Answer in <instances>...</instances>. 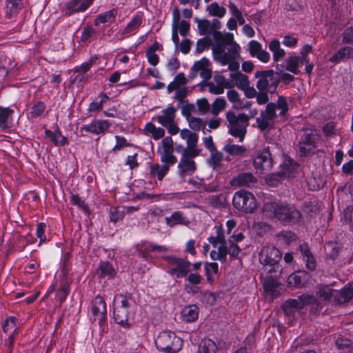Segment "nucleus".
I'll use <instances>...</instances> for the list:
<instances>
[{
    "instance_id": "25",
    "label": "nucleus",
    "mask_w": 353,
    "mask_h": 353,
    "mask_svg": "<svg viewBox=\"0 0 353 353\" xmlns=\"http://www.w3.org/2000/svg\"><path fill=\"white\" fill-rule=\"evenodd\" d=\"M178 168L181 175L192 174L196 169V163L193 160L186 159L185 157H181Z\"/></svg>"
},
{
    "instance_id": "28",
    "label": "nucleus",
    "mask_w": 353,
    "mask_h": 353,
    "mask_svg": "<svg viewBox=\"0 0 353 353\" xmlns=\"http://www.w3.org/2000/svg\"><path fill=\"white\" fill-rule=\"evenodd\" d=\"M12 114L9 108L0 107V128L4 130L10 128Z\"/></svg>"
},
{
    "instance_id": "36",
    "label": "nucleus",
    "mask_w": 353,
    "mask_h": 353,
    "mask_svg": "<svg viewBox=\"0 0 353 353\" xmlns=\"http://www.w3.org/2000/svg\"><path fill=\"white\" fill-rule=\"evenodd\" d=\"M269 49L273 54V59L278 61L285 54L283 49L281 48L280 42L278 39H273L269 44Z\"/></svg>"
},
{
    "instance_id": "60",
    "label": "nucleus",
    "mask_w": 353,
    "mask_h": 353,
    "mask_svg": "<svg viewBox=\"0 0 353 353\" xmlns=\"http://www.w3.org/2000/svg\"><path fill=\"white\" fill-rule=\"evenodd\" d=\"M342 43L353 45V27L345 28L342 34Z\"/></svg>"
},
{
    "instance_id": "44",
    "label": "nucleus",
    "mask_w": 353,
    "mask_h": 353,
    "mask_svg": "<svg viewBox=\"0 0 353 353\" xmlns=\"http://www.w3.org/2000/svg\"><path fill=\"white\" fill-rule=\"evenodd\" d=\"M99 98H100V101H92L88 108L89 112H98L101 110L103 108V105L106 101L109 99V97L104 93L101 92L99 95Z\"/></svg>"
},
{
    "instance_id": "37",
    "label": "nucleus",
    "mask_w": 353,
    "mask_h": 353,
    "mask_svg": "<svg viewBox=\"0 0 353 353\" xmlns=\"http://www.w3.org/2000/svg\"><path fill=\"white\" fill-rule=\"evenodd\" d=\"M6 15L10 18L16 14L19 10L23 8L21 0H6Z\"/></svg>"
},
{
    "instance_id": "43",
    "label": "nucleus",
    "mask_w": 353,
    "mask_h": 353,
    "mask_svg": "<svg viewBox=\"0 0 353 353\" xmlns=\"http://www.w3.org/2000/svg\"><path fill=\"white\" fill-rule=\"evenodd\" d=\"M209 65V60L207 58H202L201 60L196 61L192 68V72L190 75V78L193 79L194 78L198 72H201L203 70L208 68Z\"/></svg>"
},
{
    "instance_id": "34",
    "label": "nucleus",
    "mask_w": 353,
    "mask_h": 353,
    "mask_svg": "<svg viewBox=\"0 0 353 353\" xmlns=\"http://www.w3.org/2000/svg\"><path fill=\"white\" fill-rule=\"evenodd\" d=\"M181 139L186 140L187 147L196 146L199 137L197 134L188 129H183L180 131Z\"/></svg>"
},
{
    "instance_id": "53",
    "label": "nucleus",
    "mask_w": 353,
    "mask_h": 353,
    "mask_svg": "<svg viewBox=\"0 0 353 353\" xmlns=\"http://www.w3.org/2000/svg\"><path fill=\"white\" fill-rule=\"evenodd\" d=\"M161 155V161L164 165H168L169 167L174 165L177 159L173 155V152H158Z\"/></svg>"
},
{
    "instance_id": "2",
    "label": "nucleus",
    "mask_w": 353,
    "mask_h": 353,
    "mask_svg": "<svg viewBox=\"0 0 353 353\" xmlns=\"http://www.w3.org/2000/svg\"><path fill=\"white\" fill-rule=\"evenodd\" d=\"M265 216L276 219L283 225H294L302 221V214L297 208L291 203L266 201L263 205Z\"/></svg>"
},
{
    "instance_id": "61",
    "label": "nucleus",
    "mask_w": 353,
    "mask_h": 353,
    "mask_svg": "<svg viewBox=\"0 0 353 353\" xmlns=\"http://www.w3.org/2000/svg\"><path fill=\"white\" fill-rule=\"evenodd\" d=\"M209 46L210 41L208 37H203L201 39H199L196 41V52L198 54H201L205 50V48H209Z\"/></svg>"
},
{
    "instance_id": "21",
    "label": "nucleus",
    "mask_w": 353,
    "mask_h": 353,
    "mask_svg": "<svg viewBox=\"0 0 353 353\" xmlns=\"http://www.w3.org/2000/svg\"><path fill=\"white\" fill-rule=\"evenodd\" d=\"M334 292V302L337 304L347 303L353 297V287L351 285H345L340 291Z\"/></svg>"
},
{
    "instance_id": "7",
    "label": "nucleus",
    "mask_w": 353,
    "mask_h": 353,
    "mask_svg": "<svg viewBox=\"0 0 353 353\" xmlns=\"http://www.w3.org/2000/svg\"><path fill=\"white\" fill-rule=\"evenodd\" d=\"M232 204L237 210L248 214L254 212L258 205L254 195L244 190L234 193L232 198Z\"/></svg>"
},
{
    "instance_id": "59",
    "label": "nucleus",
    "mask_w": 353,
    "mask_h": 353,
    "mask_svg": "<svg viewBox=\"0 0 353 353\" xmlns=\"http://www.w3.org/2000/svg\"><path fill=\"white\" fill-rule=\"evenodd\" d=\"M96 59H97V57H91L88 61L83 63L79 66H77L75 68V72H80L85 74L91 68V67L95 62Z\"/></svg>"
},
{
    "instance_id": "9",
    "label": "nucleus",
    "mask_w": 353,
    "mask_h": 353,
    "mask_svg": "<svg viewBox=\"0 0 353 353\" xmlns=\"http://www.w3.org/2000/svg\"><path fill=\"white\" fill-rule=\"evenodd\" d=\"M320 134L316 130H305L301 135L297 147L301 156H306L312 152L317 146Z\"/></svg>"
},
{
    "instance_id": "47",
    "label": "nucleus",
    "mask_w": 353,
    "mask_h": 353,
    "mask_svg": "<svg viewBox=\"0 0 353 353\" xmlns=\"http://www.w3.org/2000/svg\"><path fill=\"white\" fill-rule=\"evenodd\" d=\"M305 296L310 298L308 299L309 300L305 303V306L308 305H311V312L314 314H319L323 308L321 303L312 295L305 294Z\"/></svg>"
},
{
    "instance_id": "45",
    "label": "nucleus",
    "mask_w": 353,
    "mask_h": 353,
    "mask_svg": "<svg viewBox=\"0 0 353 353\" xmlns=\"http://www.w3.org/2000/svg\"><path fill=\"white\" fill-rule=\"evenodd\" d=\"M299 57H290L286 60L285 69L289 72L297 74L299 73Z\"/></svg>"
},
{
    "instance_id": "64",
    "label": "nucleus",
    "mask_w": 353,
    "mask_h": 353,
    "mask_svg": "<svg viewBox=\"0 0 353 353\" xmlns=\"http://www.w3.org/2000/svg\"><path fill=\"white\" fill-rule=\"evenodd\" d=\"M198 110L201 114H204L208 112L210 110V104L205 98L198 99L196 101Z\"/></svg>"
},
{
    "instance_id": "50",
    "label": "nucleus",
    "mask_w": 353,
    "mask_h": 353,
    "mask_svg": "<svg viewBox=\"0 0 353 353\" xmlns=\"http://www.w3.org/2000/svg\"><path fill=\"white\" fill-rule=\"evenodd\" d=\"M174 152L173 141L172 137H166L161 141V146L159 147L157 152Z\"/></svg>"
},
{
    "instance_id": "38",
    "label": "nucleus",
    "mask_w": 353,
    "mask_h": 353,
    "mask_svg": "<svg viewBox=\"0 0 353 353\" xmlns=\"http://www.w3.org/2000/svg\"><path fill=\"white\" fill-rule=\"evenodd\" d=\"M209 15L221 18L226 13V9L219 5L216 2H213L207 8Z\"/></svg>"
},
{
    "instance_id": "49",
    "label": "nucleus",
    "mask_w": 353,
    "mask_h": 353,
    "mask_svg": "<svg viewBox=\"0 0 353 353\" xmlns=\"http://www.w3.org/2000/svg\"><path fill=\"white\" fill-rule=\"evenodd\" d=\"M335 344L339 350H344L345 353H350L352 351V343L347 338H338Z\"/></svg>"
},
{
    "instance_id": "63",
    "label": "nucleus",
    "mask_w": 353,
    "mask_h": 353,
    "mask_svg": "<svg viewBox=\"0 0 353 353\" xmlns=\"http://www.w3.org/2000/svg\"><path fill=\"white\" fill-rule=\"evenodd\" d=\"M276 108L280 109V115H285L288 110V104L286 99L283 96H279L276 101Z\"/></svg>"
},
{
    "instance_id": "31",
    "label": "nucleus",
    "mask_w": 353,
    "mask_h": 353,
    "mask_svg": "<svg viewBox=\"0 0 353 353\" xmlns=\"http://www.w3.org/2000/svg\"><path fill=\"white\" fill-rule=\"evenodd\" d=\"M217 345L210 339H203L201 340L197 353H217Z\"/></svg>"
},
{
    "instance_id": "32",
    "label": "nucleus",
    "mask_w": 353,
    "mask_h": 353,
    "mask_svg": "<svg viewBox=\"0 0 353 353\" xmlns=\"http://www.w3.org/2000/svg\"><path fill=\"white\" fill-rule=\"evenodd\" d=\"M97 272L101 278H112L116 274L112 265L108 261H101L97 268Z\"/></svg>"
},
{
    "instance_id": "41",
    "label": "nucleus",
    "mask_w": 353,
    "mask_h": 353,
    "mask_svg": "<svg viewBox=\"0 0 353 353\" xmlns=\"http://www.w3.org/2000/svg\"><path fill=\"white\" fill-rule=\"evenodd\" d=\"M221 22L218 20V19H213L212 23H210V32L211 33L213 39H214V43L213 46H216L217 43H219L218 40L216 39V33H219L221 34L223 37H224L226 35H233L232 33H230V32H227V33H222L221 32L219 31V30L221 28Z\"/></svg>"
},
{
    "instance_id": "54",
    "label": "nucleus",
    "mask_w": 353,
    "mask_h": 353,
    "mask_svg": "<svg viewBox=\"0 0 353 353\" xmlns=\"http://www.w3.org/2000/svg\"><path fill=\"white\" fill-rule=\"evenodd\" d=\"M223 157V154L216 150L213 152H211V155L208 159V162L210 165L214 168L219 165V163L222 161Z\"/></svg>"
},
{
    "instance_id": "3",
    "label": "nucleus",
    "mask_w": 353,
    "mask_h": 353,
    "mask_svg": "<svg viewBox=\"0 0 353 353\" xmlns=\"http://www.w3.org/2000/svg\"><path fill=\"white\" fill-rule=\"evenodd\" d=\"M116 301L118 305L114 306L113 310L115 322L124 327H130V319H133L137 308L132 294L129 292L116 294L114 303Z\"/></svg>"
},
{
    "instance_id": "13",
    "label": "nucleus",
    "mask_w": 353,
    "mask_h": 353,
    "mask_svg": "<svg viewBox=\"0 0 353 353\" xmlns=\"http://www.w3.org/2000/svg\"><path fill=\"white\" fill-rule=\"evenodd\" d=\"M309 297L305 294L299 296L296 299H290L285 301L281 305V308L286 315H294L298 310L305 306V303Z\"/></svg>"
},
{
    "instance_id": "11",
    "label": "nucleus",
    "mask_w": 353,
    "mask_h": 353,
    "mask_svg": "<svg viewBox=\"0 0 353 353\" xmlns=\"http://www.w3.org/2000/svg\"><path fill=\"white\" fill-rule=\"evenodd\" d=\"M288 162L290 166L285 163L281 171L266 176L265 182L268 185L277 186L283 179L290 177L291 173L297 166V163L292 159H289Z\"/></svg>"
},
{
    "instance_id": "10",
    "label": "nucleus",
    "mask_w": 353,
    "mask_h": 353,
    "mask_svg": "<svg viewBox=\"0 0 353 353\" xmlns=\"http://www.w3.org/2000/svg\"><path fill=\"white\" fill-rule=\"evenodd\" d=\"M281 252L272 245L265 246L259 253V261L263 265L276 266L281 259Z\"/></svg>"
},
{
    "instance_id": "27",
    "label": "nucleus",
    "mask_w": 353,
    "mask_h": 353,
    "mask_svg": "<svg viewBox=\"0 0 353 353\" xmlns=\"http://www.w3.org/2000/svg\"><path fill=\"white\" fill-rule=\"evenodd\" d=\"M165 221L170 227H173L176 225H188V221L181 211L174 212L170 216L165 217Z\"/></svg>"
},
{
    "instance_id": "18",
    "label": "nucleus",
    "mask_w": 353,
    "mask_h": 353,
    "mask_svg": "<svg viewBox=\"0 0 353 353\" xmlns=\"http://www.w3.org/2000/svg\"><path fill=\"white\" fill-rule=\"evenodd\" d=\"M353 59V48L350 46H344L341 48L336 53H334L329 59L332 63H339L345 61L348 59Z\"/></svg>"
},
{
    "instance_id": "19",
    "label": "nucleus",
    "mask_w": 353,
    "mask_h": 353,
    "mask_svg": "<svg viewBox=\"0 0 353 353\" xmlns=\"http://www.w3.org/2000/svg\"><path fill=\"white\" fill-rule=\"evenodd\" d=\"M310 275L306 271H298L288 276V283L294 287L301 288L306 283Z\"/></svg>"
},
{
    "instance_id": "4",
    "label": "nucleus",
    "mask_w": 353,
    "mask_h": 353,
    "mask_svg": "<svg viewBox=\"0 0 353 353\" xmlns=\"http://www.w3.org/2000/svg\"><path fill=\"white\" fill-rule=\"evenodd\" d=\"M226 119L228 122L229 133L233 137L239 138L240 142H243L249 124V116L245 113L236 115L234 112L230 110L226 113Z\"/></svg>"
},
{
    "instance_id": "39",
    "label": "nucleus",
    "mask_w": 353,
    "mask_h": 353,
    "mask_svg": "<svg viewBox=\"0 0 353 353\" xmlns=\"http://www.w3.org/2000/svg\"><path fill=\"white\" fill-rule=\"evenodd\" d=\"M208 241H209L210 243H211L212 245L214 248H216L217 245L219 243H227L223 230L220 227L216 228V236L209 237Z\"/></svg>"
},
{
    "instance_id": "15",
    "label": "nucleus",
    "mask_w": 353,
    "mask_h": 353,
    "mask_svg": "<svg viewBox=\"0 0 353 353\" xmlns=\"http://www.w3.org/2000/svg\"><path fill=\"white\" fill-rule=\"evenodd\" d=\"M92 312L95 320L101 327L105 325L106 316V305L104 299L101 296H96L92 302Z\"/></svg>"
},
{
    "instance_id": "51",
    "label": "nucleus",
    "mask_w": 353,
    "mask_h": 353,
    "mask_svg": "<svg viewBox=\"0 0 353 353\" xmlns=\"http://www.w3.org/2000/svg\"><path fill=\"white\" fill-rule=\"evenodd\" d=\"M201 150L197 148L196 146L186 147L183 149L181 157H185L186 159L192 160V159L199 155Z\"/></svg>"
},
{
    "instance_id": "57",
    "label": "nucleus",
    "mask_w": 353,
    "mask_h": 353,
    "mask_svg": "<svg viewBox=\"0 0 353 353\" xmlns=\"http://www.w3.org/2000/svg\"><path fill=\"white\" fill-rule=\"evenodd\" d=\"M261 50L262 46L259 41L252 40L249 42L248 50L251 56L256 57V55L260 52Z\"/></svg>"
},
{
    "instance_id": "40",
    "label": "nucleus",
    "mask_w": 353,
    "mask_h": 353,
    "mask_svg": "<svg viewBox=\"0 0 353 353\" xmlns=\"http://www.w3.org/2000/svg\"><path fill=\"white\" fill-rule=\"evenodd\" d=\"M145 130L152 134L155 139L163 138L165 135V130L162 128H157L152 123L149 122L145 125Z\"/></svg>"
},
{
    "instance_id": "14",
    "label": "nucleus",
    "mask_w": 353,
    "mask_h": 353,
    "mask_svg": "<svg viewBox=\"0 0 353 353\" xmlns=\"http://www.w3.org/2000/svg\"><path fill=\"white\" fill-rule=\"evenodd\" d=\"M273 165L272 154L268 148H264L259 152L254 159V166L256 170L261 172L269 171Z\"/></svg>"
},
{
    "instance_id": "52",
    "label": "nucleus",
    "mask_w": 353,
    "mask_h": 353,
    "mask_svg": "<svg viewBox=\"0 0 353 353\" xmlns=\"http://www.w3.org/2000/svg\"><path fill=\"white\" fill-rule=\"evenodd\" d=\"M70 202L72 205H77L84 211L85 213L89 212V208L87 204L85 203L84 201L78 195L72 194L71 195Z\"/></svg>"
},
{
    "instance_id": "26",
    "label": "nucleus",
    "mask_w": 353,
    "mask_h": 353,
    "mask_svg": "<svg viewBox=\"0 0 353 353\" xmlns=\"http://www.w3.org/2000/svg\"><path fill=\"white\" fill-rule=\"evenodd\" d=\"M45 135L46 137L49 138L50 141L56 146H63L68 144L67 137L63 136L59 130L54 132L50 130H46Z\"/></svg>"
},
{
    "instance_id": "48",
    "label": "nucleus",
    "mask_w": 353,
    "mask_h": 353,
    "mask_svg": "<svg viewBox=\"0 0 353 353\" xmlns=\"http://www.w3.org/2000/svg\"><path fill=\"white\" fill-rule=\"evenodd\" d=\"M205 274L207 276V281L210 283H212L213 281L212 274H217L219 272V265L216 262L208 263L206 262L205 263Z\"/></svg>"
},
{
    "instance_id": "58",
    "label": "nucleus",
    "mask_w": 353,
    "mask_h": 353,
    "mask_svg": "<svg viewBox=\"0 0 353 353\" xmlns=\"http://www.w3.org/2000/svg\"><path fill=\"white\" fill-rule=\"evenodd\" d=\"M46 105L43 102L39 101L32 108L31 115L32 117H38L41 116L46 110Z\"/></svg>"
},
{
    "instance_id": "55",
    "label": "nucleus",
    "mask_w": 353,
    "mask_h": 353,
    "mask_svg": "<svg viewBox=\"0 0 353 353\" xmlns=\"http://www.w3.org/2000/svg\"><path fill=\"white\" fill-rule=\"evenodd\" d=\"M228 242L229 247H228V254L230 255V260L232 261L234 259H238L241 249L238 245H236V243H232L231 241H228Z\"/></svg>"
},
{
    "instance_id": "29",
    "label": "nucleus",
    "mask_w": 353,
    "mask_h": 353,
    "mask_svg": "<svg viewBox=\"0 0 353 353\" xmlns=\"http://www.w3.org/2000/svg\"><path fill=\"white\" fill-rule=\"evenodd\" d=\"M117 9H112L110 10H108L107 12H105L103 13L99 14L96 17V19H94V24L95 26H99L101 23H105L108 22H114L116 18V16L117 15Z\"/></svg>"
},
{
    "instance_id": "46",
    "label": "nucleus",
    "mask_w": 353,
    "mask_h": 353,
    "mask_svg": "<svg viewBox=\"0 0 353 353\" xmlns=\"http://www.w3.org/2000/svg\"><path fill=\"white\" fill-rule=\"evenodd\" d=\"M142 23V17L140 15L134 16L123 30L124 34H129L138 29Z\"/></svg>"
},
{
    "instance_id": "1",
    "label": "nucleus",
    "mask_w": 353,
    "mask_h": 353,
    "mask_svg": "<svg viewBox=\"0 0 353 353\" xmlns=\"http://www.w3.org/2000/svg\"><path fill=\"white\" fill-rule=\"evenodd\" d=\"M216 39L219 43L212 47L214 59L222 65H228V70L231 72H236L239 63L236 59L239 57L241 48L234 40V36L228 34L223 37L221 34L216 33Z\"/></svg>"
},
{
    "instance_id": "8",
    "label": "nucleus",
    "mask_w": 353,
    "mask_h": 353,
    "mask_svg": "<svg viewBox=\"0 0 353 353\" xmlns=\"http://www.w3.org/2000/svg\"><path fill=\"white\" fill-rule=\"evenodd\" d=\"M163 259L172 266L168 273L176 279L186 277L190 271L191 263L186 259L170 255L163 256Z\"/></svg>"
},
{
    "instance_id": "6",
    "label": "nucleus",
    "mask_w": 353,
    "mask_h": 353,
    "mask_svg": "<svg viewBox=\"0 0 353 353\" xmlns=\"http://www.w3.org/2000/svg\"><path fill=\"white\" fill-rule=\"evenodd\" d=\"M254 77L258 79L256 87L259 91H267L270 94L276 92L281 82L279 74L272 69L258 70L254 73Z\"/></svg>"
},
{
    "instance_id": "33",
    "label": "nucleus",
    "mask_w": 353,
    "mask_h": 353,
    "mask_svg": "<svg viewBox=\"0 0 353 353\" xmlns=\"http://www.w3.org/2000/svg\"><path fill=\"white\" fill-rule=\"evenodd\" d=\"M169 170L168 165H160L158 163H155L150 165V172L152 176L157 177L158 180L162 181Z\"/></svg>"
},
{
    "instance_id": "42",
    "label": "nucleus",
    "mask_w": 353,
    "mask_h": 353,
    "mask_svg": "<svg viewBox=\"0 0 353 353\" xmlns=\"http://www.w3.org/2000/svg\"><path fill=\"white\" fill-rule=\"evenodd\" d=\"M227 105L225 99L223 97L216 98L212 104L211 114L216 117L220 112L225 110Z\"/></svg>"
},
{
    "instance_id": "12",
    "label": "nucleus",
    "mask_w": 353,
    "mask_h": 353,
    "mask_svg": "<svg viewBox=\"0 0 353 353\" xmlns=\"http://www.w3.org/2000/svg\"><path fill=\"white\" fill-rule=\"evenodd\" d=\"M275 103H268L265 109L261 111L260 117L256 118L257 126L261 131L267 130L270 125V122L277 117Z\"/></svg>"
},
{
    "instance_id": "23",
    "label": "nucleus",
    "mask_w": 353,
    "mask_h": 353,
    "mask_svg": "<svg viewBox=\"0 0 353 353\" xmlns=\"http://www.w3.org/2000/svg\"><path fill=\"white\" fill-rule=\"evenodd\" d=\"M223 150L231 156L239 157H244L248 152L246 147L234 144L232 140L230 139L228 141V143L223 147Z\"/></svg>"
},
{
    "instance_id": "35",
    "label": "nucleus",
    "mask_w": 353,
    "mask_h": 353,
    "mask_svg": "<svg viewBox=\"0 0 353 353\" xmlns=\"http://www.w3.org/2000/svg\"><path fill=\"white\" fill-rule=\"evenodd\" d=\"M230 77L234 81L236 87L241 90L250 85L248 77L241 72L230 73Z\"/></svg>"
},
{
    "instance_id": "24",
    "label": "nucleus",
    "mask_w": 353,
    "mask_h": 353,
    "mask_svg": "<svg viewBox=\"0 0 353 353\" xmlns=\"http://www.w3.org/2000/svg\"><path fill=\"white\" fill-rule=\"evenodd\" d=\"M228 255V245L225 243H219L216 248L212 250L210 253V258L214 261H220L222 263L226 261Z\"/></svg>"
},
{
    "instance_id": "17",
    "label": "nucleus",
    "mask_w": 353,
    "mask_h": 353,
    "mask_svg": "<svg viewBox=\"0 0 353 353\" xmlns=\"http://www.w3.org/2000/svg\"><path fill=\"white\" fill-rule=\"evenodd\" d=\"M257 183L256 178L251 172H241L233 177L231 185L236 187H254Z\"/></svg>"
},
{
    "instance_id": "20",
    "label": "nucleus",
    "mask_w": 353,
    "mask_h": 353,
    "mask_svg": "<svg viewBox=\"0 0 353 353\" xmlns=\"http://www.w3.org/2000/svg\"><path fill=\"white\" fill-rule=\"evenodd\" d=\"M176 109L174 106H169L162 111V114L157 116L159 123L165 126L174 121Z\"/></svg>"
},
{
    "instance_id": "5",
    "label": "nucleus",
    "mask_w": 353,
    "mask_h": 353,
    "mask_svg": "<svg viewBox=\"0 0 353 353\" xmlns=\"http://www.w3.org/2000/svg\"><path fill=\"white\" fill-rule=\"evenodd\" d=\"M157 349L165 353L178 352L183 346V341L171 331L161 332L155 339Z\"/></svg>"
},
{
    "instance_id": "62",
    "label": "nucleus",
    "mask_w": 353,
    "mask_h": 353,
    "mask_svg": "<svg viewBox=\"0 0 353 353\" xmlns=\"http://www.w3.org/2000/svg\"><path fill=\"white\" fill-rule=\"evenodd\" d=\"M82 0H71L68 2L65 5V8L68 10L70 11L69 14H71L72 12H82L80 10L81 3Z\"/></svg>"
},
{
    "instance_id": "16",
    "label": "nucleus",
    "mask_w": 353,
    "mask_h": 353,
    "mask_svg": "<svg viewBox=\"0 0 353 353\" xmlns=\"http://www.w3.org/2000/svg\"><path fill=\"white\" fill-rule=\"evenodd\" d=\"M112 124L107 120H94L91 123L81 127V132L85 131L94 134H105L108 131Z\"/></svg>"
},
{
    "instance_id": "56",
    "label": "nucleus",
    "mask_w": 353,
    "mask_h": 353,
    "mask_svg": "<svg viewBox=\"0 0 353 353\" xmlns=\"http://www.w3.org/2000/svg\"><path fill=\"white\" fill-rule=\"evenodd\" d=\"M195 21L198 23V30L200 35L205 34L208 31L210 32V22L208 19H194Z\"/></svg>"
},
{
    "instance_id": "22",
    "label": "nucleus",
    "mask_w": 353,
    "mask_h": 353,
    "mask_svg": "<svg viewBox=\"0 0 353 353\" xmlns=\"http://www.w3.org/2000/svg\"><path fill=\"white\" fill-rule=\"evenodd\" d=\"M264 292L270 298H275L281 294V288L279 283L272 279H265L263 283Z\"/></svg>"
},
{
    "instance_id": "30",
    "label": "nucleus",
    "mask_w": 353,
    "mask_h": 353,
    "mask_svg": "<svg viewBox=\"0 0 353 353\" xmlns=\"http://www.w3.org/2000/svg\"><path fill=\"white\" fill-rule=\"evenodd\" d=\"M199 307L196 305L185 307L181 312L183 319L187 323L196 321L199 315Z\"/></svg>"
}]
</instances>
